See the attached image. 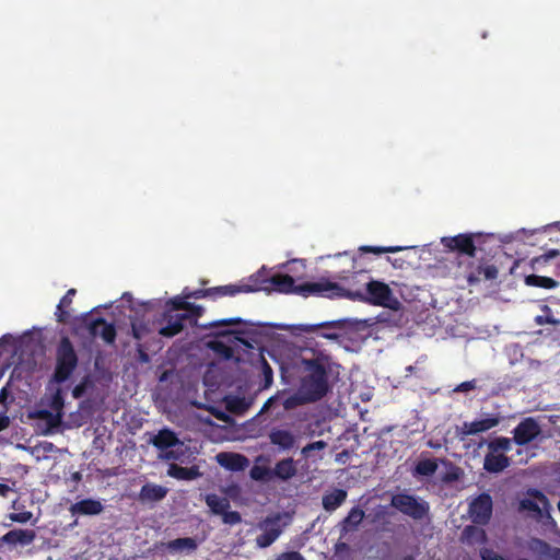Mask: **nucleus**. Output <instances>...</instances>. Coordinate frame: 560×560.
Listing matches in <instances>:
<instances>
[{
	"label": "nucleus",
	"instance_id": "nucleus-50",
	"mask_svg": "<svg viewBox=\"0 0 560 560\" xmlns=\"http://www.w3.org/2000/svg\"><path fill=\"white\" fill-rule=\"evenodd\" d=\"M191 303L187 302L180 298H175L171 301V308L173 313H178V311H187L190 310Z\"/></svg>",
	"mask_w": 560,
	"mask_h": 560
},
{
	"label": "nucleus",
	"instance_id": "nucleus-14",
	"mask_svg": "<svg viewBox=\"0 0 560 560\" xmlns=\"http://www.w3.org/2000/svg\"><path fill=\"white\" fill-rule=\"evenodd\" d=\"M217 462L222 467L231 471H243L249 465L248 458L240 453H219L217 455Z\"/></svg>",
	"mask_w": 560,
	"mask_h": 560
},
{
	"label": "nucleus",
	"instance_id": "nucleus-8",
	"mask_svg": "<svg viewBox=\"0 0 560 560\" xmlns=\"http://www.w3.org/2000/svg\"><path fill=\"white\" fill-rule=\"evenodd\" d=\"M540 432V427L535 419L525 418L513 429V441L517 445H526L533 442Z\"/></svg>",
	"mask_w": 560,
	"mask_h": 560
},
{
	"label": "nucleus",
	"instance_id": "nucleus-39",
	"mask_svg": "<svg viewBox=\"0 0 560 560\" xmlns=\"http://www.w3.org/2000/svg\"><path fill=\"white\" fill-rule=\"evenodd\" d=\"M233 325H245V326H254L255 324L248 320H244L241 317H231L225 319H219L205 325L206 328H219L222 326H233Z\"/></svg>",
	"mask_w": 560,
	"mask_h": 560
},
{
	"label": "nucleus",
	"instance_id": "nucleus-58",
	"mask_svg": "<svg viewBox=\"0 0 560 560\" xmlns=\"http://www.w3.org/2000/svg\"><path fill=\"white\" fill-rule=\"evenodd\" d=\"M84 390H85V385L84 384H78L72 389V396L74 398H80L83 395Z\"/></svg>",
	"mask_w": 560,
	"mask_h": 560
},
{
	"label": "nucleus",
	"instance_id": "nucleus-22",
	"mask_svg": "<svg viewBox=\"0 0 560 560\" xmlns=\"http://www.w3.org/2000/svg\"><path fill=\"white\" fill-rule=\"evenodd\" d=\"M296 465L292 457L279 460L271 469L272 477L283 481L291 479L296 475Z\"/></svg>",
	"mask_w": 560,
	"mask_h": 560
},
{
	"label": "nucleus",
	"instance_id": "nucleus-1",
	"mask_svg": "<svg viewBox=\"0 0 560 560\" xmlns=\"http://www.w3.org/2000/svg\"><path fill=\"white\" fill-rule=\"evenodd\" d=\"M248 282H252L253 292H278L284 294H298L304 298L310 295L329 298V291H331V289H337L334 285V281L326 278H320L316 282L295 284L293 277L290 275L276 273L268 276L264 268L252 275L248 278Z\"/></svg>",
	"mask_w": 560,
	"mask_h": 560
},
{
	"label": "nucleus",
	"instance_id": "nucleus-37",
	"mask_svg": "<svg viewBox=\"0 0 560 560\" xmlns=\"http://www.w3.org/2000/svg\"><path fill=\"white\" fill-rule=\"evenodd\" d=\"M260 365H261V385L259 387L260 390L268 389L273 383V371L266 359L260 357Z\"/></svg>",
	"mask_w": 560,
	"mask_h": 560
},
{
	"label": "nucleus",
	"instance_id": "nucleus-12",
	"mask_svg": "<svg viewBox=\"0 0 560 560\" xmlns=\"http://www.w3.org/2000/svg\"><path fill=\"white\" fill-rule=\"evenodd\" d=\"M88 328L93 337L100 336L106 343H114L117 332L114 324L107 323L103 317L91 319Z\"/></svg>",
	"mask_w": 560,
	"mask_h": 560
},
{
	"label": "nucleus",
	"instance_id": "nucleus-63",
	"mask_svg": "<svg viewBox=\"0 0 560 560\" xmlns=\"http://www.w3.org/2000/svg\"><path fill=\"white\" fill-rule=\"evenodd\" d=\"M8 398V390L7 388H2L0 390V402H4Z\"/></svg>",
	"mask_w": 560,
	"mask_h": 560
},
{
	"label": "nucleus",
	"instance_id": "nucleus-46",
	"mask_svg": "<svg viewBox=\"0 0 560 560\" xmlns=\"http://www.w3.org/2000/svg\"><path fill=\"white\" fill-rule=\"evenodd\" d=\"M518 511H529L534 513H540V508L538 503L529 498L522 499L520 501Z\"/></svg>",
	"mask_w": 560,
	"mask_h": 560
},
{
	"label": "nucleus",
	"instance_id": "nucleus-26",
	"mask_svg": "<svg viewBox=\"0 0 560 560\" xmlns=\"http://www.w3.org/2000/svg\"><path fill=\"white\" fill-rule=\"evenodd\" d=\"M347 495L348 493L346 490L335 489L334 491L323 495V508L328 512H332L347 500Z\"/></svg>",
	"mask_w": 560,
	"mask_h": 560
},
{
	"label": "nucleus",
	"instance_id": "nucleus-3",
	"mask_svg": "<svg viewBox=\"0 0 560 560\" xmlns=\"http://www.w3.org/2000/svg\"><path fill=\"white\" fill-rule=\"evenodd\" d=\"M304 370L307 372L301 380L300 388L307 396L306 399L318 401L329 392L327 357L304 359Z\"/></svg>",
	"mask_w": 560,
	"mask_h": 560
},
{
	"label": "nucleus",
	"instance_id": "nucleus-59",
	"mask_svg": "<svg viewBox=\"0 0 560 560\" xmlns=\"http://www.w3.org/2000/svg\"><path fill=\"white\" fill-rule=\"evenodd\" d=\"M10 424V419L5 415H0V431L7 429Z\"/></svg>",
	"mask_w": 560,
	"mask_h": 560
},
{
	"label": "nucleus",
	"instance_id": "nucleus-31",
	"mask_svg": "<svg viewBox=\"0 0 560 560\" xmlns=\"http://www.w3.org/2000/svg\"><path fill=\"white\" fill-rule=\"evenodd\" d=\"M364 511L358 506L352 508L342 521V530H354L363 521Z\"/></svg>",
	"mask_w": 560,
	"mask_h": 560
},
{
	"label": "nucleus",
	"instance_id": "nucleus-4",
	"mask_svg": "<svg viewBox=\"0 0 560 560\" xmlns=\"http://www.w3.org/2000/svg\"><path fill=\"white\" fill-rule=\"evenodd\" d=\"M78 363V354L71 340L68 337H62L56 349L54 382L61 384L68 381L75 371Z\"/></svg>",
	"mask_w": 560,
	"mask_h": 560
},
{
	"label": "nucleus",
	"instance_id": "nucleus-11",
	"mask_svg": "<svg viewBox=\"0 0 560 560\" xmlns=\"http://www.w3.org/2000/svg\"><path fill=\"white\" fill-rule=\"evenodd\" d=\"M279 517H267L264 522L259 524L260 529H262V533L259 534L255 541L256 545L259 548H267L271 546L280 536L281 528L278 524Z\"/></svg>",
	"mask_w": 560,
	"mask_h": 560
},
{
	"label": "nucleus",
	"instance_id": "nucleus-13",
	"mask_svg": "<svg viewBox=\"0 0 560 560\" xmlns=\"http://www.w3.org/2000/svg\"><path fill=\"white\" fill-rule=\"evenodd\" d=\"M268 439L280 452L291 451L296 444L295 435L287 429L272 428L268 433Z\"/></svg>",
	"mask_w": 560,
	"mask_h": 560
},
{
	"label": "nucleus",
	"instance_id": "nucleus-54",
	"mask_svg": "<svg viewBox=\"0 0 560 560\" xmlns=\"http://www.w3.org/2000/svg\"><path fill=\"white\" fill-rule=\"evenodd\" d=\"M275 560H305L299 551H285L276 557Z\"/></svg>",
	"mask_w": 560,
	"mask_h": 560
},
{
	"label": "nucleus",
	"instance_id": "nucleus-27",
	"mask_svg": "<svg viewBox=\"0 0 560 560\" xmlns=\"http://www.w3.org/2000/svg\"><path fill=\"white\" fill-rule=\"evenodd\" d=\"M462 536L463 540L471 546L485 545L488 540L485 529L474 525L466 526L462 533Z\"/></svg>",
	"mask_w": 560,
	"mask_h": 560
},
{
	"label": "nucleus",
	"instance_id": "nucleus-40",
	"mask_svg": "<svg viewBox=\"0 0 560 560\" xmlns=\"http://www.w3.org/2000/svg\"><path fill=\"white\" fill-rule=\"evenodd\" d=\"M542 312L545 315H538L535 317V323L537 325L550 324L553 326H560V319L553 317L552 311L548 305L542 307Z\"/></svg>",
	"mask_w": 560,
	"mask_h": 560
},
{
	"label": "nucleus",
	"instance_id": "nucleus-48",
	"mask_svg": "<svg viewBox=\"0 0 560 560\" xmlns=\"http://www.w3.org/2000/svg\"><path fill=\"white\" fill-rule=\"evenodd\" d=\"M559 255H560V252L558 249H550V250L546 252L545 254L535 257L532 261L533 266L545 265L550 259L558 257Z\"/></svg>",
	"mask_w": 560,
	"mask_h": 560
},
{
	"label": "nucleus",
	"instance_id": "nucleus-23",
	"mask_svg": "<svg viewBox=\"0 0 560 560\" xmlns=\"http://www.w3.org/2000/svg\"><path fill=\"white\" fill-rule=\"evenodd\" d=\"M167 475L177 480H195L201 476V472L197 466L183 467L177 464H171Z\"/></svg>",
	"mask_w": 560,
	"mask_h": 560
},
{
	"label": "nucleus",
	"instance_id": "nucleus-62",
	"mask_svg": "<svg viewBox=\"0 0 560 560\" xmlns=\"http://www.w3.org/2000/svg\"><path fill=\"white\" fill-rule=\"evenodd\" d=\"M54 406H55V408H58V409L62 408L63 401H62V398L59 395H57L54 398Z\"/></svg>",
	"mask_w": 560,
	"mask_h": 560
},
{
	"label": "nucleus",
	"instance_id": "nucleus-38",
	"mask_svg": "<svg viewBox=\"0 0 560 560\" xmlns=\"http://www.w3.org/2000/svg\"><path fill=\"white\" fill-rule=\"evenodd\" d=\"M512 441L505 436H499L488 442V448L491 452H509L512 448Z\"/></svg>",
	"mask_w": 560,
	"mask_h": 560
},
{
	"label": "nucleus",
	"instance_id": "nucleus-36",
	"mask_svg": "<svg viewBox=\"0 0 560 560\" xmlns=\"http://www.w3.org/2000/svg\"><path fill=\"white\" fill-rule=\"evenodd\" d=\"M250 334L248 329L243 328H234V329H221L213 332L215 337H228V336H234V339L240 341L246 347H249L248 341L243 339V336Z\"/></svg>",
	"mask_w": 560,
	"mask_h": 560
},
{
	"label": "nucleus",
	"instance_id": "nucleus-18",
	"mask_svg": "<svg viewBox=\"0 0 560 560\" xmlns=\"http://www.w3.org/2000/svg\"><path fill=\"white\" fill-rule=\"evenodd\" d=\"M498 276V269L493 265L483 266L482 264H478L476 267H470V269L466 272L465 277L467 279L468 284L472 285L483 280H492Z\"/></svg>",
	"mask_w": 560,
	"mask_h": 560
},
{
	"label": "nucleus",
	"instance_id": "nucleus-30",
	"mask_svg": "<svg viewBox=\"0 0 560 560\" xmlns=\"http://www.w3.org/2000/svg\"><path fill=\"white\" fill-rule=\"evenodd\" d=\"M197 547V541L191 537L176 538L166 544L170 552L195 551Z\"/></svg>",
	"mask_w": 560,
	"mask_h": 560
},
{
	"label": "nucleus",
	"instance_id": "nucleus-43",
	"mask_svg": "<svg viewBox=\"0 0 560 560\" xmlns=\"http://www.w3.org/2000/svg\"><path fill=\"white\" fill-rule=\"evenodd\" d=\"M38 418L46 420L49 427L56 428L60 424L61 421V413H52L49 410L43 409L37 412Z\"/></svg>",
	"mask_w": 560,
	"mask_h": 560
},
{
	"label": "nucleus",
	"instance_id": "nucleus-56",
	"mask_svg": "<svg viewBox=\"0 0 560 560\" xmlns=\"http://www.w3.org/2000/svg\"><path fill=\"white\" fill-rule=\"evenodd\" d=\"M476 388V381H466L457 385V387L454 389L455 392L466 393L469 390H472Z\"/></svg>",
	"mask_w": 560,
	"mask_h": 560
},
{
	"label": "nucleus",
	"instance_id": "nucleus-42",
	"mask_svg": "<svg viewBox=\"0 0 560 560\" xmlns=\"http://www.w3.org/2000/svg\"><path fill=\"white\" fill-rule=\"evenodd\" d=\"M250 478L257 481L272 478L271 469L266 466L255 465L249 471Z\"/></svg>",
	"mask_w": 560,
	"mask_h": 560
},
{
	"label": "nucleus",
	"instance_id": "nucleus-53",
	"mask_svg": "<svg viewBox=\"0 0 560 560\" xmlns=\"http://www.w3.org/2000/svg\"><path fill=\"white\" fill-rule=\"evenodd\" d=\"M282 397V394L280 392H278L276 395L269 397L264 406L261 407L260 411L258 415H261L268 410H270L279 400L280 398Z\"/></svg>",
	"mask_w": 560,
	"mask_h": 560
},
{
	"label": "nucleus",
	"instance_id": "nucleus-33",
	"mask_svg": "<svg viewBox=\"0 0 560 560\" xmlns=\"http://www.w3.org/2000/svg\"><path fill=\"white\" fill-rule=\"evenodd\" d=\"M525 282L528 285L544 289H555L558 287V281H556L555 279L538 275L527 276Z\"/></svg>",
	"mask_w": 560,
	"mask_h": 560
},
{
	"label": "nucleus",
	"instance_id": "nucleus-61",
	"mask_svg": "<svg viewBox=\"0 0 560 560\" xmlns=\"http://www.w3.org/2000/svg\"><path fill=\"white\" fill-rule=\"evenodd\" d=\"M457 479H458L457 472H450L444 477V481H447V482L455 481Z\"/></svg>",
	"mask_w": 560,
	"mask_h": 560
},
{
	"label": "nucleus",
	"instance_id": "nucleus-20",
	"mask_svg": "<svg viewBox=\"0 0 560 560\" xmlns=\"http://www.w3.org/2000/svg\"><path fill=\"white\" fill-rule=\"evenodd\" d=\"M150 443L160 451H166L176 445H182L178 436L171 429L164 428L160 430L151 440Z\"/></svg>",
	"mask_w": 560,
	"mask_h": 560
},
{
	"label": "nucleus",
	"instance_id": "nucleus-9",
	"mask_svg": "<svg viewBox=\"0 0 560 560\" xmlns=\"http://www.w3.org/2000/svg\"><path fill=\"white\" fill-rule=\"evenodd\" d=\"M442 244L451 250H455L458 254L466 255L471 258L476 255L477 248L472 234H457L455 236L443 237Z\"/></svg>",
	"mask_w": 560,
	"mask_h": 560
},
{
	"label": "nucleus",
	"instance_id": "nucleus-24",
	"mask_svg": "<svg viewBox=\"0 0 560 560\" xmlns=\"http://www.w3.org/2000/svg\"><path fill=\"white\" fill-rule=\"evenodd\" d=\"M77 294L75 289H69L66 294L61 298L60 302L57 305L56 317L57 322L60 324H66L70 319L69 308L72 304L73 298Z\"/></svg>",
	"mask_w": 560,
	"mask_h": 560
},
{
	"label": "nucleus",
	"instance_id": "nucleus-64",
	"mask_svg": "<svg viewBox=\"0 0 560 560\" xmlns=\"http://www.w3.org/2000/svg\"><path fill=\"white\" fill-rule=\"evenodd\" d=\"M323 337H325L327 339H337L338 335L337 334H323Z\"/></svg>",
	"mask_w": 560,
	"mask_h": 560
},
{
	"label": "nucleus",
	"instance_id": "nucleus-60",
	"mask_svg": "<svg viewBox=\"0 0 560 560\" xmlns=\"http://www.w3.org/2000/svg\"><path fill=\"white\" fill-rule=\"evenodd\" d=\"M12 489L5 483H0V497L7 498L9 492H11Z\"/></svg>",
	"mask_w": 560,
	"mask_h": 560
},
{
	"label": "nucleus",
	"instance_id": "nucleus-7",
	"mask_svg": "<svg viewBox=\"0 0 560 560\" xmlns=\"http://www.w3.org/2000/svg\"><path fill=\"white\" fill-rule=\"evenodd\" d=\"M187 319L188 315L185 313H173L172 311L166 310L163 313L159 334L167 338L174 337L183 331L185 326L188 324Z\"/></svg>",
	"mask_w": 560,
	"mask_h": 560
},
{
	"label": "nucleus",
	"instance_id": "nucleus-35",
	"mask_svg": "<svg viewBox=\"0 0 560 560\" xmlns=\"http://www.w3.org/2000/svg\"><path fill=\"white\" fill-rule=\"evenodd\" d=\"M438 469V462L435 458L421 459L416 465V472L421 476H432Z\"/></svg>",
	"mask_w": 560,
	"mask_h": 560
},
{
	"label": "nucleus",
	"instance_id": "nucleus-29",
	"mask_svg": "<svg viewBox=\"0 0 560 560\" xmlns=\"http://www.w3.org/2000/svg\"><path fill=\"white\" fill-rule=\"evenodd\" d=\"M253 398L231 396L226 400V408L234 415H244L253 405Z\"/></svg>",
	"mask_w": 560,
	"mask_h": 560
},
{
	"label": "nucleus",
	"instance_id": "nucleus-49",
	"mask_svg": "<svg viewBox=\"0 0 560 560\" xmlns=\"http://www.w3.org/2000/svg\"><path fill=\"white\" fill-rule=\"evenodd\" d=\"M326 446H327V443L325 441H323V440L315 441V442H312V443H308L307 445H305L302 448L301 453L304 457H308L313 451H320V450H324Z\"/></svg>",
	"mask_w": 560,
	"mask_h": 560
},
{
	"label": "nucleus",
	"instance_id": "nucleus-17",
	"mask_svg": "<svg viewBox=\"0 0 560 560\" xmlns=\"http://www.w3.org/2000/svg\"><path fill=\"white\" fill-rule=\"evenodd\" d=\"M168 492V489L164 486L147 482L144 483L138 494V500L141 503H154L162 501Z\"/></svg>",
	"mask_w": 560,
	"mask_h": 560
},
{
	"label": "nucleus",
	"instance_id": "nucleus-44",
	"mask_svg": "<svg viewBox=\"0 0 560 560\" xmlns=\"http://www.w3.org/2000/svg\"><path fill=\"white\" fill-rule=\"evenodd\" d=\"M341 323L339 320H332V322H324L315 325H300V330L304 332H314L318 328H325V327H341Z\"/></svg>",
	"mask_w": 560,
	"mask_h": 560
},
{
	"label": "nucleus",
	"instance_id": "nucleus-45",
	"mask_svg": "<svg viewBox=\"0 0 560 560\" xmlns=\"http://www.w3.org/2000/svg\"><path fill=\"white\" fill-rule=\"evenodd\" d=\"M203 311L205 310L201 305H196L191 303L190 310H188V312L186 313L188 315L187 323L191 326L196 325L197 319L202 315Z\"/></svg>",
	"mask_w": 560,
	"mask_h": 560
},
{
	"label": "nucleus",
	"instance_id": "nucleus-19",
	"mask_svg": "<svg viewBox=\"0 0 560 560\" xmlns=\"http://www.w3.org/2000/svg\"><path fill=\"white\" fill-rule=\"evenodd\" d=\"M511 465V458L504 454L489 451L483 459V469L490 474H499Z\"/></svg>",
	"mask_w": 560,
	"mask_h": 560
},
{
	"label": "nucleus",
	"instance_id": "nucleus-28",
	"mask_svg": "<svg viewBox=\"0 0 560 560\" xmlns=\"http://www.w3.org/2000/svg\"><path fill=\"white\" fill-rule=\"evenodd\" d=\"M334 278L346 282L347 285H341L342 288L357 289L362 285V282L369 281L370 277L364 271L351 272V275L343 271L336 275Z\"/></svg>",
	"mask_w": 560,
	"mask_h": 560
},
{
	"label": "nucleus",
	"instance_id": "nucleus-32",
	"mask_svg": "<svg viewBox=\"0 0 560 560\" xmlns=\"http://www.w3.org/2000/svg\"><path fill=\"white\" fill-rule=\"evenodd\" d=\"M206 503L212 513L217 515H222L231 506L230 501L226 498L219 497L217 494H208L206 497Z\"/></svg>",
	"mask_w": 560,
	"mask_h": 560
},
{
	"label": "nucleus",
	"instance_id": "nucleus-6",
	"mask_svg": "<svg viewBox=\"0 0 560 560\" xmlns=\"http://www.w3.org/2000/svg\"><path fill=\"white\" fill-rule=\"evenodd\" d=\"M493 510V501L489 493L482 492L469 503L468 513L472 523L486 525L489 523Z\"/></svg>",
	"mask_w": 560,
	"mask_h": 560
},
{
	"label": "nucleus",
	"instance_id": "nucleus-5",
	"mask_svg": "<svg viewBox=\"0 0 560 560\" xmlns=\"http://www.w3.org/2000/svg\"><path fill=\"white\" fill-rule=\"evenodd\" d=\"M390 505L416 521L428 517L430 513L428 501L406 492L394 494L390 499Z\"/></svg>",
	"mask_w": 560,
	"mask_h": 560
},
{
	"label": "nucleus",
	"instance_id": "nucleus-55",
	"mask_svg": "<svg viewBox=\"0 0 560 560\" xmlns=\"http://www.w3.org/2000/svg\"><path fill=\"white\" fill-rule=\"evenodd\" d=\"M164 453L160 455V458L161 459H164V460H178L182 455H183V452H179V451H175V450H172V448H168L166 451H163Z\"/></svg>",
	"mask_w": 560,
	"mask_h": 560
},
{
	"label": "nucleus",
	"instance_id": "nucleus-10",
	"mask_svg": "<svg viewBox=\"0 0 560 560\" xmlns=\"http://www.w3.org/2000/svg\"><path fill=\"white\" fill-rule=\"evenodd\" d=\"M36 532L34 529L14 528L0 537V547L7 545L10 548L25 547L34 542Z\"/></svg>",
	"mask_w": 560,
	"mask_h": 560
},
{
	"label": "nucleus",
	"instance_id": "nucleus-2",
	"mask_svg": "<svg viewBox=\"0 0 560 560\" xmlns=\"http://www.w3.org/2000/svg\"><path fill=\"white\" fill-rule=\"evenodd\" d=\"M337 289L329 291V299L347 298L352 301L368 302L373 305L397 310L399 301L394 296L392 289L385 282L372 280L362 282L357 289L342 288L341 284L334 282Z\"/></svg>",
	"mask_w": 560,
	"mask_h": 560
},
{
	"label": "nucleus",
	"instance_id": "nucleus-25",
	"mask_svg": "<svg viewBox=\"0 0 560 560\" xmlns=\"http://www.w3.org/2000/svg\"><path fill=\"white\" fill-rule=\"evenodd\" d=\"M533 550L541 560H560V548L552 547L545 540L534 539Z\"/></svg>",
	"mask_w": 560,
	"mask_h": 560
},
{
	"label": "nucleus",
	"instance_id": "nucleus-52",
	"mask_svg": "<svg viewBox=\"0 0 560 560\" xmlns=\"http://www.w3.org/2000/svg\"><path fill=\"white\" fill-rule=\"evenodd\" d=\"M32 517H33V514L30 511L9 514L10 521L15 522V523H21V524L27 523L28 521H31Z\"/></svg>",
	"mask_w": 560,
	"mask_h": 560
},
{
	"label": "nucleus",
	"instance_id": "nucleus-34",
	"mask_svg": "<svg viewBox=\"0 0 560 560\" xmlns=\"http://www.w3.org/2000/svg\"><path fill=\"white\" fill-rule=\"evenodd\" d=\"M306 395L302 392L301 388H299L298 393L290 395L289 397L284 398L282 401V406L284 410H291L299 406L314 402L313 400L306 399Z\"/></svg>",
	"mask_w": 560,
	"mask_h": 560
},
{
	"label": "nucleus",
	"instance_id": "nucleus-47",
	"mask_svg": "<svg viewBox=\"0 0 560 560\" xmlns=\"http://www.w3.org/2000/svg\"><path fill=\"white\" fill-rule=\"evenodd\" d=\"M185 299H205L211 298L210 288L209 289H197L194 291H189L187 288L183 291Z\"/></svg>",
	"mask_w": 560,
	"mask_h": 560
},
{
	"label": "nucleus",
	"instance_id": "nucleus-15",
	"mask_svg": "<svg viewBox=\"0 0 560 560\" xmlns=\"http://www.w3.org/2000/svg\"><path fill=\"white\" fill-rule=\"evenodd\" d=\"M104 511V505L100 500L83 499L70 505L69 512L71 515H98Z\"/></svg>",
	"mask_w": 560,
	"mask_h": 560
},
{
	"label": "nucleus",
	"instance_id": "nucleus-41",
	"mask_svg": "<svg viewBox=\"0 0 560 560\" xmlns=\"http://www.w3.org/2000/svg\"><path fill=\"white\" fill-rule=\"evenodd\" d=\"M406 247L401 246H362L360 250L363 253H373V254H385V253H397Z\"/></svg>",
	"mask_w": 560,
	"mask_h": 560
},
{
	"label": "nucleus",
	"instance_id": "nucleus-51",
	"mask_svg": "<svg viewBox=\"0 0 560 560\" xmlns=\"http://www.w3.org/2000/svg\"><path fill=\"white\" fill-rule=\"evenodd\" d=\"M221 516L223 523L229 525H235L242 521L241 514L237 511L226 510V512H224Z\"/></svg>",
	"mask_w": 560,
	"mask_h": 560
},
{
	"label": "nucleus",
	"instance_id": "nucleus-21",
	"mask_svg": "<svg viewBox=\"0 0 560 560\" xmlns=\"http://www.w3.org/2000/svg\"><path fill=\"white\" fill-rule=\"evenodd\" d=\"M211 299H218L222 296H234L238 293H249L253 292L252 282L243 283V284H226L220 287L210 288Z\"/></svg>",
	"mask_w": 560,
	"mask_h": 560
},
{
	"label": "nucleus",
	"instance_id": "nucleus-57",
	"mask_svg": "<svg viewBox=\"0 0 560 560\" xmlns=\"http://www.w3.org/2000/svg\"><path fill=\"white\" fill-rule=\"evenodd\" d=\"M527 493H528V495H530V497H533L535 499H538L541 502H546L547 501L546 495L541 491H539L537 489H530V490H528Z\"/></svg>",
	"mask_w": 560,
	"mask_h": 560
},
{
	"label": "nucleus",
	"instance_id": "nucleus-16",
	"mask_svg": "<svg viewBox=\"0 0 560 560\" xmlns=\"http://www.w3.org/2000/svg\"><path fill=\"white\" fill-rule=\"evenodd\" d=\"M500 422L499 417L489 416L485 419L475 420L471 422H464L460 428L462 435H474L477 433L486 432L494 427H497Z\"/></svg>",
	"mask_w": 560,
	"mask_h": 560
}]
</instances>
